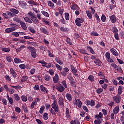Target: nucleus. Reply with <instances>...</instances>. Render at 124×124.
Here are the masks:
<instances>
[{"instance_id": "obj_35", "label": "nucleus", "mask_w": 124, "mask_h": 124, "mask_svg": "<svg viewBox=\"0 0 124 124\" xmlns=\"http://www.w3.org/2000/svg\"><path fill=\"white\" fill-rule=\"evenodd\" d=\"M86 14L89 19H92V18H93V16L92 15L91 12L89 11H86Z\"/></svg>"}, {"instance_id": "obj_14", "label": "nucleus", "mask_w": 124, "mask_h": 124, "mask_svg": "<svg viewBox=\"0 0 124 124\" xmlns=\"http://www.w3.org/2000/svg\"><path fill=\"white\" fill-rule=\"evenodd\" d=\"M31 21H33L35 24H38L39 23V20L37 19L35 15H34L31 18Z\"/></svg>"}, {"instance_id": "obj_7", "label": "nucleus", "mask_w": 124, "mask_h": 124, "mask_svg": "<svg viewBox=\"0 0 124 124\" xmlns=\"http://www.w3.org/2000/svg\"><path fill=\"white\" fill-rule=\"evenodd\" d=\"M40 89L41 92H43V93H48L49 92L47 88L44 87V86L43 85H40Z\"/></svg>"}, {"instance_id": "obj_47", "label": "nucleus", "mask_w": 124, "mask_h": 124, "mask_svg": "<svg viewBox=\"0 0 124 124\" xmlns=\"http://www.w3.org/2000/svg\"><path fill=\"white\" fill-rule=\"evenodd\" d=\"M103 92V89L101 88H98L96 91V93H97L98 94H100L101 93H102Z\"/></svg>"}, {"instance_id": "obj_63", "label": "nucleus", "mask_w": 124, "mask_h": 124, "mask_svg": "<svg viewBox=\"0 0 124 124\" xmlns=\"http://www.w3.org/2000/svg\"><path fill=\"white\" fill-rule=\"evenodd\" d=\"M91 35L92 36H98V35H99V34L97 32H95L94 31H92L91 33Z\"/></svg>"}, {"instance_id": "obj_52", "label": "nucleus", "mask_w": 124, "mask_h": 124, "mask_svg": "<svg viewBox=\"0 0 124 124\" xmlns=\"http://www.w3.org/2000/svg\"><path fill=\"white\" fill-rule=\"evenodd\" d=\"M1 50L3 51L6 52H9L10 51V48L9 47L6 48V47H3L1 48Z\"/></svg>"}, {"instance_id": "obj_23", "label": "nucleus", "mask_w": 124, "mask_h": 124, "mask_svg": "<svg viewBox=\"0 0 124 124\" xmlns=\"http://www.w3.org/2000/svg\"><path fill=\"white\" fill-rule=\"evenodd\" d=\"M20 25L24 31H26L27 30V27L24 22L21 21V22H20Z\"/></svg>"}, {"instance_id": "obj_31", "label": "nucleus", "mask_w": 124, "mask_h": 124, "mask_svg": "<svg viewBox=\"0 0 124 124\" xmlns=\"http://www.w3.org/2000/svg\"><path fill=\"white\" fill-rule=\"evenodd\" d=\"M96 119H102L103 118V114L102 112H99V114H96L95 116Z\"/></svg>"}, {"instance_id": "obj_38", "label": "nucleus", "mask_w": 124, "mask_h": 124, "mask_svg": "<svg viewBox=\"0 0 124 124\" xmlns=\"http://www.w3.org/2000/svg\"><path fill=\"white\" fill-rule=\"evenodd\" d=\"M13 20L16 22H17L18 23H20V22H21V19L17 17H15L13 18Z\"/></svg>"}, {"instance_id": "obj_17", "label": "nucleus", "mask_w": 124, "mask_h": 124, "mask_svg": "<svg viewBox=\"0 0 124 124\" xmlns=\"http://www.w3.org/2000/svg\"><path fill=\"white\" fill-rule=\"evenodd\" d=\"M86 49L88 51H89L93 55L95 54V52H94V50L93 49V48H92V47L90 46H87Z\"/></svg>"}, {"instance_id": "obj_10", "label": "nucleus", "mask_w": 124, "mask_h": 124, "mask_svg": "<svg viewBox=\"0 0 124 124\" xmlns=\"http://www.w3.org/2000/svg\"><path fill=\"white\" fill-rule=\"evenodd\" d=\"M54 83H57L59 80V76L57 74H55V76L53 78Z\"/></svg>"}, {"instance_id": "obj_30", "label": "nucleus", "mask_w": 124, "mask_h": 124, "mask_svg": "<svg viewBox=\"0 0 124 124\" xmlns=\"http://www.w3.org/2000/svg\"><path fill=\"white\" fill-rule=\"evenodd\" d=\"M123 86H119L118 89V93L119 95H121L122 93H123Z\"/></svg>"}, {"instance_id": "obj_61", "label": "nucleus", "mask_w": 124, "mask_h": 124, "mask_svg": "<svg viewBox=\"0 0 124 124\" xmlns=\"http://www.w3.org/2000/svg\"><path fill=\"white\" fill-rule=\"evenodd\" d=\"M80 52L82 54H87V55H89L87 53V51L85 49H80Z\"/></svg>"}, {"instance_id": "obj_64", "label": "nucleus", "mask_w": 124, "mask_h": 124, "mask_svg": "<svg viewBox=\"0 0 124 124\" xmlns=\"http://www.w3.org/2000/svg\"><path fill=\"white\" fill-rule=\"evenodd\" d=\"M94 124H101V121L99 119H97L94 121Z\"/></svg>"}, {"instance_id": "obj_48", "label": "nucleus", "mask_w": 124, "mask_h": 124, "mask_svg": "<svg viewBox=\"0 0 124 124\" xmlns=\"http://www.w3.org/2000/svg\"><path fill=\"white\" fill-rule=\"evenodd\" d=\"M111 31L113 32V33H118V29L115 26L113 27L111 29Z\"/></svg>"}, {"instance_id": "obj_26", "label": "nucleus", "mask_w": 124, "mask_h": 124, "mask_svg": "<svg viewBox=\"0 0 124 124\" xmlns=\"http://www.w3.org/2000/svg\"><path fill=\"white\" fill-rule=\"evenodd\" d=\"M10 11L11 13L15 14V15L19 14V13L18 10H17L16 9H14V8L10 9Z\"/></svg>"}, {"instance_id": "obj_53", "label": "nucleus", "mask_w": 124, "mask_h": 124, "mask_svg": "<svg viewBox=\"0 0 124 124\" xmlns=\"http://www.w3.org/2000/svg\"><path fill=\"white\" fill-rule=\"evenodd\" d=\"M7 100L8 101H9V104H10L11 105H13L14 103V100L12 97H10V98L8 99Z\"/></svg>"}, {"instance_id": "obj_54", "label": "nucleus", "mask_w": 124, "mask_h": 124, "mask_svg": "<svg viewBox=\"0 0 124 124\" xmlns=\"http://www.w3.org/2000/svg\"><path fill=\"white\" fill-rule=\"evenodd\" d=\"M88 79L92 82H93L94 81V77H93V76L90 75L88 77Z\"/></svg>"}, {"instance_id": "obj_27", "label": "nucleus", "mask_w": 124, "mask_h": 124, "mask_svg": "<svg viewBox=\"0 0 124 124\" xmlns=\"http://www.w3.org/2000/svg\"><path fill=\"white\" fill-rule=\"evenodd\" d=\"M14 99L16 101H19L20 100V97L18 94L16 93L14 94Z\"/></svg>"}, {"instance_id": "obj_39", "label": "nucleus", "mask_w": 124, "mask_h": 124, "mask_svg": "<svg viewBox=\"0 0 124 124\" xmlns=\"http://www.w3.org/2000/svg\"><path fill=\"white\" fill-rule=\"evenodd\" d=\"M12 88H13L14 89H15L16 90H21L22 88L23 87V86H21L19 85H17V86H11Z\"/></svg>"}, {"instance_id": "obj_57", "label": "nucleus", "mask_w": 124, "mask_h": 124, "mask_svg": "<svg viewBox=\"0 0 124 124\" xmlns=\"http://www.w3.org/2000/svg\"><path fill=\"white\" fill-rule=\"evenodd\" d=\"M73 73L76 76H78V74H77V73L78 72V70L77 69L76 67H75V68L73 69V70H72Z\"/></svg>"}, {"instance_id": "obj_46", "label": "nucleus", "mask_w": 124, "mask_h": 124, "mask_svg": "<svg viewBox=\"0 0 124 124\" xmlns=\"http://www.w3.org/2000/svg\"><path fill=\"white\" fill-rule=\"evenodd\" d=\"M8 92H9L10 94H13L15 92V90L13 88H9Z\"/></svg>"}, {"instance_id": "obj_59", "label": "nucleus", "mask_w": 124, "mask_h": 124, "mask_svg": "<svg viewBox=\"0 0 124 124\" xmlns=\"http://www.w3.org/2000/svg\"><path fill=\"white\" fill-rule=\"evenodd\" d=\"M65 18L66 20H69L70 19V16L69 13H65Z\"/></svg>"}, {"instance_id": "obj_36", "label": "nucleus", "mask_w": 124, "mask_h": 124, "mask_svg": "<svg viewBox=\"0 0 124 124\" xmlns=\"http://www.w3.org/2000/svg\"><path fill=\"white\" fill-rule=\"evenodd\" d=\"M98 75L101 77V78L102 79H105V76H104V74L102 73V72H99L98 73Z\"/></svg>"}, {"instance_id": "obj_22", "label": "nucleus", "mask_w": 124, "mask_h": 124, "mask_svg": "<svg viewBox=\"0 0 124 124\" xmlns=\"http://www.w3.org/2000/svg\"><path fill=\"white\" fill-rule=\"evenodd\" d=\"M94 63H95L96 65L98 66H101V64L102 63V62H101V61L99 59H95L94 62H93Z\"/></svg>"}, {"instance_id": "obj_32", "label": "nucleus", "mask_w": 124, "mask_h": 124, "mask_svg": "<svg viewBox=\"0 0 124 124\" xmlns=\"http://www.w3.org/2000/svg\"><path fill=\"white\" fill-rule=\"evenodd\" d=\"M27 2L31 5H38V3L37 2H35L34 0H28Z\"/></svg>"}, {"instance_id": "obj_62", "label": "nucleus", "mask_w": 124, "mask_h": 124, "mask_svg": "<svg viewBox=\"0 0 124 124\" xmlns=\"http://www.w3.org/2000/svg\"><path fill=\"white\" fill-rule=\"evenodd\" d=\"M6 59L8 62H11L12 61V58L9 56H6Z\"/></svg>"}, {"instance_id": "obj_44", "label": "nucleus", "mask_w": 124, "mask_h": 124, "mask_svg": "<svg viewBox=\"0 0 124 124\" xmlns=\"http://www.w3.org/2000/svg\"><path fill=\"white\" fill-rule=\"evenodd\" d=\"M4 78H5L6 81H7L8 82H11L12 81V79L11 78V77L9 75L5 76Z\"/></svg>"}, {"instance_id": "obj_11", "label": "nucleus", "mask_w": 124, "mask_h": 124, "mask_svg": "<svg viewBox=\"0 0 124 124\" xmlns=\"http://www.w3.org/2000/svg\"><path fill=\"white\" fill-rule=\"evenodd\" d=\"M58 103L61 106H64V98L62 96L60 97Z\"/></svg>"}, {"instance_id": "obj_13", "label": "nucleus", "mask_w": 124, "mask_h": 124, "mask_svg": "<svg viewBox=\"0 0 124 124\" xmlns=\"http://www.w3.org/2000/svg\"><path fill=\"white\" fill-rule=\"evenodd\" d=\"M113 113L114 115H117L120 112V107L119 106L115 107L113 109Z\"/></svg>"}, {"instance_id": "obj_60", "label": "nucleus", "mask_w": 124, "mask_h": 124, "mask_svg": "<svg viewBox=\"0 0 124 124\" xmlns=\"http://www.w3.org/2000/svg\"><path fill=\"white\" fill-rule=\"evenodd\" d=\"M62 84L63 85V86L65 88V89H67L68 88V86L67 84L66 83V81L65 80H63L62 82Z\"/></svg>"}, {"instance_id": "obj_42", "label": "nucleus", "mask_w": 124, "mask_h": 124, "mask_svg": "<svg viewBox=\"0 0 124 124\" xmlns=\"http://www.w3.org/2000/svg\"><path fill=\"white\" fill-rule=\"evenodd\" d=\"M28 30L30 31L31 33H35L36 32V31L33 29V28L31 27H28Z\"/></svg>"}, {"instance_id": "obj_5", "label": "nucleus", "mask_w": 124, "mask_h": 124, "mask_svg": "<svg viewBox=\"0 0 124 124\" xmlns=\"http://www.w3.org/2000/svg\"><path fill=\"white\" fill-rule=\"evenodd\" d=\"M10 73L12 75V76H13V78H16L17 76V74H16V71L13 68H10Z\"/></svg>"}, {"instance_id": "obj_18", "label": "nucleus", "mask_w": 124, "mask_h": 124, "mask_svg": "<svg viewBox=\"0 0 124 124\" xmlns=\"http://www.w3.org/2000/svg\"><path fill=\"white\" fill-rule=\"evenodd\" d=\"M55 61L59 64L60 65H62L63 64V62L61 59V58H59V57H56L55 58Z\"/></svg>"}, {"instance_id": "obj_49", "label": "nucleus", "mask_w": 124, "mask_h": 124, "mask_svg": "<svg viewBox=\"0 0 124 124\" xmlns=\"http://www.w3.org/2000/svg\"><path fill=\"white\" fill-rule=\"evenodd\" d=\"M22 33L23 32H12V35H14L15 37H18L19 36V33Z\"/></svg>"}, {"instance_id": "obj_8", "label": "nucleus", "mask_w": 124, "mask_h": 124, "mask_svg": "<svg viewBox=\"0 0 124 124\" xmlns=\"http://www.w3.org/2000/svg\"><path fill=\"white\" fill-rule=\"evenodd\" d=\"M113 98L116 103H117L118 104H119V103L122 101V98H121V96H120L119 97L115 96L113 97Z\"/></svg>"}, {"instance_id": "obj_29", "label": "nucleus", "mask_w": 124, "mask_h": 124, "mask_svg": "<svg viewBox=\"0 0 124 124\" xmlns=\"http://www.w3.org/2000/svg\"><path fill=\"white\" fill-rule=\"evenodd\" d=\"M20 7L23 9H27V6H28L27 3L22 1L20 4Z\"/></svg>"}, {"instance_id": "obj_56", "label": "nucleus", "mask_w": 124, "mask_h": 124, "mask_svg": "<svg viewBox=\"0 0 124 124\" xmlns=\"http://www.w3.org/2000/svg\"><path fill=\"white\" fill-rule=\"evenodd\" d=\"M22 108L23 109L24 113H28L29 112V110H28V107L23 106Z\"/></svg>"}, {"instance_id": "obj_25", "label": "nucleus", "mask_w": 124, "mask_h": 124, "mask_svg": "<svg viewBox=\"0 0 124 124\" xmlns=\"http://www.w3.org/2000/svg\"><path fill=\"white\" fill-rule=\"evenodd\" d=\"M60 30L62 32H67L69 31V29L66 27H62L60 28Z\"/></svg>"}, {"instance_id": "obj_3", "label": "nucleus", "mask_w": 124, "mask_h": 124, "mask_svg": "<svg viewBox=\"0 0 124 124\" xmlns=\"http://www.w3.org/2000/svg\"><path fill=\"white\" fill-rule=\"evenodd\" d=\"M84 22V19L83 18H77L75 20V23L76 25L78 27H81L82 26L81 23Z\"/></svg>"}, {"instance_id": "obj_15", "label": "nucleus", "mask_w": 124, "mask_h": 124, "mask_svg": "<svg viewBox=\"0 0 124 124\" xmlns=\"http://www.w3.org/2000/svg\"><path fill=\"white\" fill-rule=\"evenodd\" d=\"M65 116L66 117V118L67 119H70L71 118V115H70V110H69V108H65Z\"/></svg>"}, {"instance_id": "obj_51", "label": "nucleus", "mask_w": 124, "mask_h": 124, "mask_svg": "<svg viewBox=\"0 0 124 124\" xmlns=\"http://www.w3.org/2000/svg\"><path fill=\"white\" fill-rule=\"evenodd\" d=\"M43 119L45 120L46 121V120H48V113H44L43 115Z\"/></svg>"}, {"instance_id": "obj_19", "label": "nucleus", "mask_w": 124, "mask_h": 124, "mask_svg": "<svg viewBox=\"0 0 124 124\" xmlns=\"http://www.w3.org/2000/svg\"><path fill=\"white\" fill-rule=\"evenodd\" d=\"M16 31V28L15 27L13 28H9L5 29V31L7 33H10L11 32H13Z\"/></svg>"}, {"instance_id": "obj_1", "label": "nucleus", "mask_w": 124, "mask_h": 124, "mask_svg": "<svg viewBox=\"0 0 124 124\" xmlns=\"http://www.w3.org/2000/svg\"><path fill=\"white\" fill-rule=\"evenodd\" d=\"M28 48L31 52V57L33 58H36L37 56L36 48L33 46H28Z\"/></svg>"}, {"instance_id": "obj_40", "label": "nucleus", "mask_w": 124, "mask_h": 124, "mask_svg": "<svg viewBox=\"0 0 124 124\" xmlns=\"http://www.w3.org/2000/svg\"><path fill=\"white\" fill-rule=\"evenodd\" d=\"M45 109V106H42L40 108V110H39V113L40 114H43L44 112V110Z\"/></svg>"}, {"instance_id": "obj_16", "label": "nucleus", "mask_w": 124, "mask_h": 124, "mask_svg": "<svg viewBox=\"0 0 124 124\" xmlns=\"http://www.w3.org/2000/svg\"><path fill=\"white\" fill-rule=\"evenodd\" d=\"M110 51L112 54L115 56H119V53L117 52V50L114 48H112L110 49Z\"/></svg>"}, {"instance_id": "obj_50", "label": "nucleus", "mask_w": 124, "mask_h": 124, "mask_svg": "<svg viewBox=\"0 0 124 124\" xmlns=\"http://www.w3.org/2000/svg\"><path fill=\"white\" fill-rule=\"evenodd\" d=\"M21 62V60L18 58H15L14 59V62L15 63H18Z\"/></svg>"}, {"instance_id": "obj_4", "label": "nucleus", "mask_w": 124, "mask_h": 124, "mask_svg": "<svg viewBox=\"0 0 124 124\" xmlns=\"http://www.w3.org/2000/svg\"><path fill=\"white\" fill-rule=\"evenodd\" d=\"M56 89L58 92H60V93H63L65 90V87L61 84L56 86Z\"/></svg>"}, {"instance_id": "obj_37", "label": "nucleus", "mask_w": 124, "mask_h": 124, "mask_svg": "<svg viewBox=\"0 0 124 124\" xmlns=\"http://www.w3.org/2000/svg\"><path fill=\"white\" fill-rule=\"evenodd\" d=\"M44 79L47 81H49L51 79V77L49 75H45Z\"/></svg>"}, {"instance_id": "obj_9", "label": "nucleus", "mask_w": 124, "mask_h": 124, "mask_svg": "<svg viewBox=\"0 0 124 124\" xmlns=\"http://www.w3.org/2000/svg\"><path fill=\"white\" fill-rule=\"evenodd\" d=\"M71 9L73 10H80V7L77 4H73L71 6Z\"/></svg>"}, {"instance_id": "obj_41", "label": "nucleus", "mask_w": 124, "mask_h": 124, "mask_svg": "<svg viewBox=\"0 0 124 124\" xmlns=\"http://www.w3.org/2000/svg\"><path fill=\"white\" fill-rule=\"evenodd\" d=\"M6 13H7V15H8V16H9V17H14V16H16V15H15L14 14H13L12 12L11 13L10 12H7Z\"/></svg>"}, {"instance_id": "obj_24", "label": "nucleus", "mask_w": 124, "mask_h": 124, "mask_svg": "<svg viewBox=\"0 0 124 124\" xmlns=\"http://www.w3.org/2000/svg\"><path fill=\"white\" fill-rule=\"evenodd\" d=\"M66 97L68 101H72L73 97L71 94L67 93L66 94Z\"/></svg>"}, {"instance_id": "obj_58", "label": "nucleus", "mask_w": 124, "mask_h": 124, "mask_svg": "<svg viewBox=\"0 0 124 124\" xmlns=\"http://www.w3.org/2000/svg\"><path fill=\"white\" fill-rule=\"evenodd\" d=\"M101 19L103 22H105L106 21V16L104 15H102Z\"/></svg>"}, {"instance_id": "obj_34", "label": "nucleus", "mask_w": 124, "mask_h": 124, "mask_svg": "<svg viewBox=\"0 0 124 124\" xmlns=\"http://www.w3.org/2000/svg\"><path fill=\"white\" fill-rule=\"evenodd\" d=\"M66 42L68 44H69L70 45H73V43L71 40V39L67 36L66 37Z\"/></svg>"}, {"instance_id": "obj_2", "label": "nucleus", "mask_w": 124, "mask_h": 124, "mask_svg": "<svg viewBox=\"0 0 124 124\" xmlns=\"http://www.w3.org/2000/svg\"><path fill=\"white\" fill-rule=\"evenodd\" d=\"M51 107L54 110L55 113H58L60 111L59 106L58 105L57 100H55L53 101V103L51 104Z\"/></svg>"}, {"instance_id": "obj_12", "label": "nucleus", "mask_w": 124, "mask_h": 124, "mask_svg": "<svg viewBox=\"0 0 124 124\" xmlns=\"http://www.w3.org/2000/svg\"><path fill=\"white\" fill-rule=\"evenodd\" d=\"M40 31L44 34H45L46 35H48L49 34V32L46 28L43 27H41L40 28Z\"/></svg>"}, {"instance_id": "obj_55", "label": "nucleus", "mask_w": 124, "mask_h": 124, "mask_svg": "<svg viewBox=\"0 0 124 124\" xmlns=\"http://www.w3.org/2000/svg\"><path fill=\"white\" fill-rule=\"evenodd\" d=\"M55 66L57 68V69H58L60 71L62 70V67L58 63L55 64Z\"/></svg>"}, {"instance_id": "obj_20", "label": "nucleus", "mask_w": 124, "mask_h": 124, "mask_svg": "<svg viewBox=\"0 0 124 124\" xmlns=\"http://www.w3.org/2000/svg\"><path fill=\"white\" fill-rule=\"evenodd\" d=\"M76 101L77 102V104L78 108H81L82 103L80 100V99H78L77 100H76Z\"/></svg>"}, {"instance_id": "obj_28", "label": "nucleus", "mask_w": 124, "mask_h": 124, "mask_svg": "<svg viewBox=\"0 0 124 124\" xmlns=\"http://www.w3.org/2000/svg\"><path fill=\"white\" fill-rule=\"evenodd\" d=\"M47 4H48V6H49L52 9H54L55 7L54 3H53L51 1H48Z\"/></svg>"}, {"instance_id": "obj_21", "label": "nucleus", "mask_w": 124, "mask_h": 124, "mask_svg": "<svg viewBox=\"0 0 124 124\" xmlns=\"http://www.w3.org/2000/svg\"><path fill=\"white\" fill-rule=\"evenodd\" d=\"M28 78V77L27 76H22L21 79L20 80V83L22 84V83L27 81Z\"/></svg>"}, {"instance_id": "obj_33", "label": "nucleus", "mask_w": 124, "mask_h": 124, "mask_svg": "<svg viewBox=\"0 0 124 124\" xmlns=\"http://www.w3.org/2000/svg\"><path fill=\"white\" fill-rule=\"evenodd\" d=\"M23 19H24V21L26 22H28V23H32V21L31 19L29 18L28 17H25L24 18H23Z\"/></svg>"}, {"instance_id": "obj_45", "label": "nucleus", "mask_w": 124, "mask_h": 124, "mask_svg": "<svg viewBox=\"0 0 124 124\" xmlns=\"http://www.w3.org/2000/svg\"><path fill=\"white\" fill-rule=\"evenodd\" d=\"M21 100H22V101H24V102H26L28 100L27 97L24 95H22L21 96Z\"/></svg>"}, {"instance_id": "obj_43", "label": "nucleus", "mask_w": 124, "mask_h": 124, "mask_svg": "<svg viewBox=\"0 0 124 124\" xmlns=\"http://www.w3.org/2000/svg\"><path fill=\"white\" fill-rule=\"evenodd\" d=\"M41 13L44 16H45L46 17H49V14L46 12H45L44 11H41Z\"/></svg>"}, {"instance_id": "obj_6", "label": "nucleus", "mask_w": 124, "mask_h": 124, "mask_svg": "<svg viewBox=\"0 0 124 124\" xmlns=\"http://www.w3.org/2000/svg\"><path fill=\"white\" fill-rule=\"evenodd\" d=\"M109 17L112 23L114 24L117 22V18H116V16L112 15L111 16H109Z\"/></svg>"}]
</instances>
